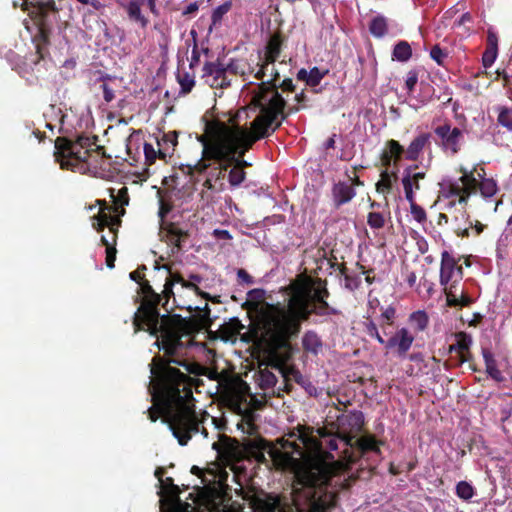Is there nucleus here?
Here are the masks:
<instances>
[{
	"instance_id": "f257e3e1",
	"label": "nucleus",
	"mask_w": 512,
	"mask_h": 512,
	"mask_svg": "<svg viewBox=\"0 0 512 512\" xmlns=\"http://www.w3.org/2000/svg\"><path fill=\"white\" fill-rule=\"evenodd\" d=\"M159 302L160 295L151 291L134 316L135 331L147 330L153 336L160 333L161 339L158 338L155 344L170 356L168 360L153 358L148 387L153 405L148 414L153 422L161 416L178 443L186 445L200 431V423L194 410L191 378L171 364L180 365L194 375L205 374L206 368L178 358L183 349L180 327L169 316L160 317L157 310Z\"/></svg>"
},
{
	"instance_id": "f03ea898",
	"label": "nucleus",
	"mask_w": 512,
	"mask_h": 512,
	"mask_svg": "<svg viewBox=\"0 0 512 512\" xmlns=\"http://www.w3.org/2000/svg\"><path fill=\"white\" fill-rule=\"evenodd\" d=\"M338 443L352 447V437L333 434L325 428L314 430L298 426L287 438L281 439L282 449L277 452L276 462L290 468L298 476L302 489L308 494H296L295 501L302 512H328L334 504V495L328 486L342 485L347 480L342 474L354 462L352 455L336 460L330 453L338 449Z\"/></svg>"
},
{
	"instance_id": "7ed1b4c3",
	"label": "nucleus",
	"mask_w": 512,
	"mask_h": 512,
	"mask_svg": "<svg viewBox=\"0 0 512 512\" xmlns=\"http://www.w3.org/2000/svg\"><path fill=\"white\" fill-rule=\"evenodd\" d=\"M257 115L251 122L250 129L246 121L250 114L240 109L229 122L219 120L207 122L205 131L197 139L202 145V158L194 168L204 172L211 162L218 163L220 169L226 170L231 164L243 169L249 163L243 159L253 144L274 132L286 118L284 101L275 91L260 93L253 99L251 106Z\"/></svg>"
},
{
	"instance_id": "20e7f679",
	"label": "nucleus",
	"mask_w": 512,
	"mask_h": 512,
	"mask_svg": "<svg viewBox=\"0 0 512 512\" xmlns=\"http://www.w3.org/2000/svg\"><path fill=\"white\" fill-rule=\"evenodd\" d=\"M327 296L325 288L300 283L293 286L287 305L257 304L252 320L256 336L271 349L285 346L312 313L324 316L337 312L325 301Z\"/></svg>"
},
{
	"instance_id": "39448f33",
	"label": "nucleus",
	"mask_w": 512,
	"mask_h": 512,
	"mask_svg": "<svg viewBox=\"0 0 512 512\" xmlns=\"http://www.w3.org/2000/svg\"><path fill=\"white\" fill-rule=\"evenodd\" d=\"M90 145L88 137H79L76 142L64 140L56 142L55 158L62 169H70L85 173L95 170L100 158L99 153L90 151L87 147Z\"/></svg>"
},
{
	"instance_id": "423d86ee",
	"label": "nucleus",
	"mask_w": 512,
	"mask_h": 512,
	"mask_svg": "<svg viewBox=\"0 0 512 512\" xmlns=\"http://www.w3.org/2000/svg\"><path fill=\"white\" fill-rule=\"evenodd\" d=\"M461 176L458 181L452 183L449 188V195L459 198L460 203L467 201L471 194H474L479 188L484 198L493 197L498 191V185L493 178L485 177V170L476 167L469 170L463 166L459 168Z\"/></svg>"
},
{
	"instance_id": "0eeeda50",
	"label": "nucleus",
	"mask_w": 512,
	"mask_h": 512,
	"mask_svg": "<svg viewBox=\"0 0 512 512\" xmlns=\"http://www.w3.org/2000/svg\"><path fill=\"white\" fill-rule=\"evenodd\" d=\"M277 445L278 446L274 447L271 451V456L273 458L274 464L280 469L292 472L296 479L291 492L292 506L286 508V505L282 502V499L278 495L264 493L258 495L253 500L254 510L255 512H294V510L295 512H302L301 509L296 504L295 497L296 494H302L303 497L307 493L304 491V489L300 488L301 484L299 483V479L295 471H293L290 468L282 467V465L276 462L275 456L277 452H280V450L282 449L281 439L277 441Z\"/></svg>"
},
{
	"instance_id": "6e6552de",
	"label": "nucleus",
	"mask_w": 512,
	"mask_h": 512,
	"mask_svg": "<svg viewBox=\"0 0 512 512\" xmlns=\"http://www.w3.org/2000/svg\"><path fill=\"white\" fill-rule=\"evenodd\" d=\"M120 225L118 216H113L110 213V208L107 206L100 207L98 215L92 218V226L94 229L100 231L105 227L108 228L109 236L102 235L101 241L106 246V264L109 268L114 267L115 253L114 244L116 241V231Z\"/></svg>"
},
{
	"instance_id": "1a4fd4ad",
	"label": "nucleus",
	"mask_w": 512,
	"mask_h": 512,
	"mask_svg": "<svg viewBox=\"0 0 512 512\" xmlns=\"http://www.w3.org/2000/svg\"><path fill=\"white\" fill-rule=\"evenodd\" d=\"M163 469L157 468L155 476L161 484V509L162 512H193L194 508L184 504L179 498V488L173 484L171 478L163 479Z\"/></svg>"
},
{
	"instance_id": "9d476101",
	"label": "nucleus",
	"mask_w": 512,
	"mask_h": 512,
	"mask_svg": "<svg viewBox=\"0 0 512 512\" xmlns=\"http://www.w3.org/2000/svg\"><path fill=\"white\" fill-rule=\"evenodd\" d=\"M255 78L259 80H264L266 78V81H263L261 85H258L256 89L253 91L250 103L244 107L247 111V113H252L255 116L257 115V112H255L253 109H251V106L253 104V99L260 93H266L268 91H275L280 96V98L284 101V106L286 105V101L281 96V94L278 92L276 88V81L279 79V71L276 68L275 61H270L268 59H263L262 63L260 64L258 70L255 73Z\"/></svg>"
},
{
	"instance_id": "9b49d317",
	"label": "nucleus",
	"mask_w": 512,
	"mask_h": 512,
	"mask_svg": "<svg viewBox=\"0 0 512 512\" xmlns=\"http://www.w3.org/2000/svg\"><path fill=\"white\" fill-rule=\"evenodd\" d=\"M436 136L439 139V146L447 155L454 156L464 143L463 131L450 124H443L435 128Z\"/></svg>"
},
{
	"instance_id": "f8f14e48",
	"label": "nucleus",
	"mask_w": 512,
	"mask_h": 512,
	"mask_svg": "<svg viewBox=\"0 0 512 512\" xmlns=\"http://www.w3.org/2000/svg\"><path fill=\"white\" fill-rule=\"evenodd\" d=\"M202 78L212 88H224L231 83L225 65L219 62L206 63L203 67Z\"/></svg>"
},
{
	"instance_id": "ddd939ff",
	"label": "nucleus",
	"mask_w": 512,
	"mask_h": 512,
	"mask_svg": "<svg viewBox=\"0 0 512 512\" xmlns=\"http://www.w3.org/2000/svg\"><path fill=\"white\" fill-rule=\"evenodd\" d=\"M463 277V268L457 266L454 257L449 252L444 251L441 255V267H440V284L447 287L452 281L454 285L459 282Z\"/></svg>"
},
{
	"instance_id": "4468645a",
	"label": "nucleus",
	"mask_w": 512,
	"mask_h": 512,
	"mask_svg": "<svg viewBox=\"0 0 512 512\" xmlns=\"http://www.w3.org/2000/svg\"><path fill=\"white\" fill-rule=\"evenodd\" d=\"M415 336L407 329L401 328L390 337L385 344L387 350H394L398 356L404 357L410 350Z\"/></svg>"
},
{
	"instance_id": "2eb2a0df",
	"label": "nucleus",
	"mask_w": 512,
	"mask_h": 512,
	"mask_svg": "<svg viewBox=\"0 0 512 512\" xmlns=\"http://www.w3.org/2000/svg\"><path fill=\"white\" fill-rule=\"evenodd\" d=\"M218 440L212 444V448L217 452V456L223 460H231L236 457L238 443L234 439L217 434Z\"/></svg>"
},
{
	"instance_id": "dca6fc26",
	"label": "nucleus",
	"mask_w": 512,
	"mask_h": 512,
	"mask_svg": "<svg viewBox=\"0 0 512 512\" xmlns=\"http://www.w3.org/2000/svg\"><path fill=\"white\" fill-rule=\"evenodd\" d=\"M201 281L202 277L198 274H190L189 280H185L181 275L169 272V278L164 285L163 293L166 297L172 295V287L175 283L181 284V286L184 288L196 291L198 289L197 284H199Z\"/></svg>"
},
{
	"instance_id": "f3484780",
	"label": "nucleus",
	"mask_w": 512,
	"mask_h": 512,
	"mask_svg": "<svg viewBox=\"0 0 512 512\" xmlns=\"http://www.w3.org/2000/svg\"><path fill=\"white\" fill-rule=\"evenodd\" d=\"M431 149V135L429 133H421L415 137L405 151V157L408 160L415 161L420 154Z\"/></svg>"
},
{
	"instance_id": "a211bd4d",
	"label": "nucleus",
	"mask_w": 512,
	"mask_h": 512,
	"mask_svg": "<svg viewBox=\"0 0 512 512\" xmlns=\"http://www.w3.org/2000/svg\"><path fill=\"white\" fill-rule=\"evenodd\" d=\"M355 195L354 187L347 182H338L332 188L333 201L336 207L350 202Z\"/></svg>"
},
{
	"instance_id": "6ab92c4d",
	"label": "nucleus",
	"mask_w": 512,
	"mask_h": 512,
	"mask_svg": "<svg viewBox=\"0 0 512 512\" xmlns=\"http://www.w3.org/2000/svg\"><path fill=\"white\" fill-rule=\"evenodd\" d=\"M498 55V36L494 29L487 32V47L482 56V64L485 68L491 67Z\"/></svg>"
},
{
	"instance_id": "aec40b11",
	"label": "nucleus",
	"mask_w": 512,
	"mask_h": 512,
	"mask_svg": "<svg viewBox=\"0 0 512 512\" xmlns=\"http://www.w3.org/2000/svg\"><path fill=\"white\" fill-rule=\"evenodd\" d=\"M176 145L177 133L175 131L163 134L161 138L157 139L159 158L166 160L168 157H171Z\"/></svg>"
},
{
	"instance_id": "412c9836",
	"label": "nucleus",
	"mask_w": 512,
	"mask_h": 512,
	"mask_svg": "<svg viewBox=\"0 0 512 512\" xmlns=\"http://www.w3.org/2000/svg\"><path fill=\"white\" fill-rule=\"evenodd\" d=\"M444 291L447 305L450 307H467L473 302V299L463 290L460 294H457L456 285L454 284L444 287Z\"/></svg>"
},
{
	"instance_id": "4be33fe9",
	"label": "nucleus",
	"mask_w": 512,
	"mask_h": 512,
	"mask_svg": "<svg viewBox=\"0 0 512 512\" xmlns=\"http://www.w3.org/2000/svg\"><path fill=\"white\" fill-rule=\"evenodd\" d=\"M143 2L144 0H130L123 7L131 21L139 24L141 28H146L148 19L141 12Z\"/></svg>"
},
{
	"instance_id": "5701e85b",
	"label": "nucleus",
	"mask_w": 512,
	"mask_h": 512,
	"mask_svg": "<svg viewBox=\"0 0 512 512\" xmlns=\"http://www.w3.org/2000/svg\"><path fill=\"white\" fill-rule=\"evenodd\" d=\"M387 146L388 149L384 150L381 156L382 165L385 167H389L392 162L396 164L404 152L403 147L396 140H390Z\"/></svg>"
},
{
	"instance_id": "b1692460",
	"label": "nucleus",
	"mask_w": 512,
	"mask_h": 512,
	"mask_svg": "<svg viewBox=\"0 0 512 512\" xmlns=\"http://www.w3.org/2000/svg\"><path fill=\"white\" fill-rule=\"evenodd\" d=\"M163 233L166 241L173 246V250H179L187 238V233L174 224L165 228Z\"/></svg>"
},
{
	"instance_id": "393cba45",
	"label": "nucleus",
	"mask_w": 512,
	"mask_h": 512,
	"mask_svg": "<svg viewBox=\"0 0 512 512\" xmlns=\"http://www.w3.org/2000/svg\"><path fill=\"white\" fill-rule=\"evenodd\" d=\"M472 345V337L467 333L460 332L456 334V342L451 345L450 351H456L459 354L460 361L465 362L466 353L469 351Z\"/></svg>"
},
{
	"instance_id": "a878e982",
	"label": "nucleus",
	"mask_w": 512,
	"mask_h": 512,
	"mask_svg": "<svg viewBox=\"0 0 512 512\" xmlns=\"http://www.w3.org/2000/svg\"><path fill=\"white\" fill-rule=\"evenodd\" d=\"M326 73L327 71L322 72L317 67H314L309 71L306 69H300L297 73V79L304 81L308 86L315 87L320 84Z\"/></svg>"
},
{
	"instance_id": "bb28decb",
	"label": "nucleus",
	"mask_w": 512,
	"mask_h": 512,
	"mask_svg": "<svg viewBox=\"0 0 512 512\" xmlns=\"http://www.w3.org/2000/svg\"><path fill=\"white\" fill-rule=\"evenodd\" d=\"M243 328L244 325L240 322V320L233 318L221 326L220 334L224 340L232 341L237 337L238 334H240Z\"/></svg>"
},
{
	"instance_id": "cd10ccee",
	"label": "nucleus",
	"mask_w": 512,
	"mask_h": 512,
	"mask_svg": "<svg viewBox=\"0 0 512 512\" xmlns=\"http://www.w3.org/2000/svg\"><path fill=\"white\" fill-rule=\"evenodd\" d=\"M191 473L194 475H197L202 478V483L207 485L215 482H223L226 477L228 476L226 471H221L220 474L217 476L214 474L211 470L204 472L202 469H200L197 466H193L191 468Z\"/></svg>"
},
{
	"instance_id": "c85d7f7f",
	"label": "nucleus",
	"mask_w": 512,
	"mask_h": 512,
	"mask_svg": "<svg viewBox=\"0 0 512 512\" xmlns=\"http://www.w3.org/2000/svg\"><path fill=\"white\" fill-rule=\"evenodd\" d=\"M302 345L306 351L317 354L322 348V340L314 331H307L302 338Z\"/></svg>"
},
{
	"instance_id": "c756f323",
	"label": "nucleus",
	"mask_w": 512,
	"mask_h": 512,
	"mask_svg": "<svg viewBox=\"0 0 512 512\" xmlns=\"http://www.w3.org/2000/svg\"><path fill=\"white\" fill-rule=\"evenodd\" d=\"M230 409L239 415H247L250 413L246 397L241 393H234L229 399Z\"/></svg>"
},
{
	"instance_id": "7c9ffc66",
	"label": "nucleus",
	"mask_w": 512,
	"mask_h": 512,
	"mask_svg": "<svg viewBox=\"0 0 512 512\" xmlns=\"http://www.w3.org/2000/svg\"><path fill=\"white\" fill-rule=\"evenodd\" d=\"M408 322L416 332H421L427 328L429 317L425 311L418 310L410 314Z\"/></svg>"
},
{
	"instance_id": "2f4dec72",
	"label": "nucleus",
	"mask_w": 512,
	"mask_h": 512,
	"mask_svg": "<svg viewBox=\"0 0 512 512\" xmlns=\"http://www.w3.org/2000/svg\"><path fill=\"white\" fill-rule=\"evenodd\" d=\"M412 56V49L408 42L400 41L393 49L392 59L399 62H407Z\"/></svg>"
},
{
	"instance_id": "473e14b6",
	"label": "nucleus",
	"mask_w": 512,
	"mask_h": 512,
	"mask_svg": "<svg viewBox=\"0 0 512 512\" xmlns=\"http://www.w3.org/2000/svg\"><path fill=\"white\" fill-rule=\"evenodd\" d=\"M281 51V40L278 35H273L266 46L264 59L276 61Z\"/></svg>"
},
{
	"instance_id": "72a5a7b5",
	"label": "nucleus",
	"mask_w": 512,
	"mask_h": 512,
	"mask_svg": "<svg viewBox=\"0 0 512 512\" xmlns=\"http://www.w3.org/2000/svg\"><path fill=\"white\" fill-rule=\"evenodd\" d=\"M355 443L357 444V447L362 454L367 453V452H374V453L379 452L378 442L376 441V439L373 436H370V435L362 436L359 439H357L355 441Z\"/></svg>"
},
{
	"instance_id": "f704fd0d",
	"label": "nucleus",
	"mask_w": 512,
	"mask_h": 512,
	"mask_svg": "<svg viewBox=\"0 0 512 512\" xmlns=\"http://www.w3.org/2000/svg\"><path fill=\"white\" fill-rule=\"evenodd\" d=\"M370 32L375 37H382L387 32V23L384 17H375L369 26Z\"/></svg>"
},
{
	"instance_id": "c9c22d12",
	"label": "nucleus",
	"mask_w": 512,
	"mask_h": 512,
	"mask_svg": "<svg viewBox=\"0 0 512 512\" xmlns=\"http://www.w3.org/2000/svg\"><path fill=\"white\" fill-rule=\"evenodd\" d=\"M367 223L373 230L382 229L386 223V215L378 211L370 212L367 215Z\"/></svg>"
},
{
	"instance_id": "e433bc0d",
	"label": "nucleus",
	"mask_w": 512,
	"mask_h": 512,
	"mask_svg": "<svg viewBox=\"0 0 512 512\" xmlns=\"http://www.w3.org/2000/svg\"><path fill=\"white\" fill-rule=\"evenodd\" d=\"M456 495L460 499L468 501L475 495V489L470 483L460 481L456 485Z\"/></svg>"
},
{
	"instance_id": "4c0bfd02",
	"label": "nucleus",
	"mask_w": 512,
	"mask_h": 512,
	"mask_svg": "<svg viewBox=\"0 0 512 512\" xmlns=\"http://www.w3.org/2000/svg\"><path fill=\"white\" fill-rule=\"evenodd\" d=\"M245 172L240 167H233L229 171L228 181L229 184L233 187H238L245 180Z\"/></svg>"
},
{
	"instance_id": "58836bf2",
	"label": "nucleus",
	"mask_w": 512,
	"mask_h": 512,
	"mask_svg": "<svg viewBox=\"0 0 512 512\" xmlns=\"http://www.w3.org/2000/svg\"><path fill=\"white\" fill-rule=\"evenodd\" d=\"M259 385L263 389H269L276 385L277 379L273 373L268 370H262L259 376Z\"/></svg>"
},
{
	"instance_id": "ea45409f",
	"label": "nucleus",
	"mask_w": 512,
	"mask_h": 512,
	"mask_svg": "<svg viewBox=\"0 0 512 512\" xmlns=\"http://www.w3.org/2000/svg\"><path fill=\"white\" fill-rule=\"evenodd\" d=\"M498 122L503 127L512 131V108H499Z\"/></svg>"
},
{
	"instance_id": "a19ab883",
	"label": "nucleus",
	"mask_w": 512,
	"mask_h": 512,
	"mask_svg": "<svg viewBox=\"0 0 512 512\" xmlns=\"http://www.w3.org/2000/svg\"><path fill=\"white\" fill-rule=\"evenodd\" d=\"M177 78L181 86V90L185 93L190 92L195 85L194 77L187 72L179 73Z\"/></svg>"
},
{
	"instance_id": "79ce46f5",
	"label": "nucleus",
	"mask_w": 512,
	"mask_h": 512,
	"mask_svg": "<svg viewBox=\"0 0 512 512\" xmlns=\"http://www.w3.org/2000/svg\"><path fill=\"white\" fill-rule=\"evenodd\" d=\"M231 9V2L227 1L219 6H217L212 13V23L214 25L221 22L223 16L229 12Z\"/></svg>"
},
{
	"instance_id": "37998d69",
	"label": "nucleus",
	"mask_w": 512,
	"mask_h": 512,
	"mask_svg": "<svg viewBox=\"0 0 512 512\" xmlns=\"http://www.w3.org/2000/svg\"><path fill=\"white\" fill-rule=\"evenodd\" d=\"M402 185L404 188L405 198L409 202L410 206L416 204L414 191H412V183L409 176L402 177Z\"/></svg>"
},
{
	"instance_id": "c03bdc74",
	"label": "nucleus",
	"mask_w": 512,
	"mask_h": 512,
	"mask_svg": "<svg viewBox=\"0 0 512 512\" xmlns=\"http://www.w3.org/2000/svg\"><path fill=\"white\" fill-rule=\"evenodd\" d=\"M227 69V75L230 78L232 75H245V67L244 64L240 61H231L228 65L225 66Z\"/></svg>"
},
{
	"instance_id": "a18cd8bd",
	"label": "nucleus",
	"mask_w": 512,
	"mask_h": 512,
	"mask_svg": "<svg viewBox=\"0 0 512 512\" xmlns=\"http://www.w3.org/2000/svg\"><path fill=\"white\" fill-rule=\"evenodd\" d=\"M430 56L438 65H444V62L447 59L448 54L438 45H435L431 48Z\"/></svg>"
},
{
	"instance_id": "49530a36",
	"label": "nucleus",
	"mask_w": 512,
	"mask_h": 512,
	"mask_svg": "<svg viewBox=\"0 0 512 512\" xmlns=\"http://www.w3.org/2000/svg\"><path fill=\"white\" fill-rule=\"evenodd\" d=\"M410 213H411L413 219L420 224L425 223L427 220V215H426L425 210L417 204H413L412 206H410Z\"/></svg>"
},
{
	"instance_id": "de8ad7c7",
	"label": "nucleus",
	"mask_w": 512,
	"mask_h": 512,
	"mask_svg": "<svg viewBox=\"0 0 512 512\" xmlns=\"http://www.w3.org/2000/svg\"><path fill=\"white\" fill-rule=\"evenodd\" d=\"M391 187V177L387 171L381 173V180L376 184V190L379 193H386Z\"/></svg>"
},
{
	"instance_id": "09e8293b",
	"label": "nucleus",
	"mask_w": 512,
	"mask_h": 512,
	"mask_svg": "<svg viewBox=\"0 0 512 512\" xmlns=\"http://www.w3.org/2000/svg\"><path fill=\"white\" fill-rule=\"evenodd\" d=\"M416 167H409L405 169L403 176H409L411 179V183L415 182V189L418 190L420 188L419 181L424 178V172H415Z\"/></svg>"
},
{
	"instance_id": "8fccbe9b",
	"label": "nucleus",
	"mask_w": 512,
	"mask_h": 512,
	"mask_svg": "<svg viewBox=\"0 0 512 512\" xmlns=\"http://www.w3.org/2000/svg\"><path fill=\"white\" fill-rule=\"evenodd\" d=\"M144 154H145L146 161L149 164H152V163H154L156 158L159 157L158 147L155 148L152 144L145 143L144 144Z\"/></svg>"
},
{
	"instance_id": "3c124183",
	"label": "nucleus",
	"mask_w": 512,
	"mask_h": 512,
	"mask_svg": "<svg viewBox=\"0 0 512 512\" xmlns=\"http://www.w3.org/2000/svg\"><path fill=\"white\" fill-rule=\"evenodd\" d=\"M366 332L370 337L375 338L380 344H386V340L380 335L375 323L369 322L366 324Z\"/></svg>"
},
{
	"instance_id": "603ef678",
	"label": "nucleus",
	"mask_w": 512,
	"mask_h": 512,
	"mask_svg": "<svg viewBox=\"0 0 512 512\" xmlns=\"http://www.w3.org/2000/svg\"><path fill=\"white\" fill-rule=\"evenodd\" d=\"M339 421L342 424H344L345 422H348L349 424L354 423L358 430L360 429L362 424V414L360 412H355L353 414L343 416L342 418L339 419Z\"/></svg>"
},
{
	"instance_id": "864d4df0",
	"label": "nucleus",
	"mask_w": 512,
	"mask_h": 512,
	"mask_svg": "<svg viewBox=\"0 0 512 512\" xmlns=\"http://www.w3.org/2000/svg\"><path fill=\"white\" fill-rule=\"evenodd\" d=\"M418 82V74L415 70H411L407 73L405 79V87L408 93H411Z\"/></svg>"
},
{
	"instance_id": "5fc2aeb1",
	"label": "nucleus",
	"mask_w": 512,
	"mask_h": 512,
	"mask_svg": "<svg viewBox=\"0 0 512 512\" xmlns=\"http://www.w3.org/2000/svg\"><path fill=\"white\" fill-rule=\"evenodd\" d=\"M111 197L113 198V201L115 204H120L121 206L128 205L129 197H128V191L126 187H122L119 191L117 196H114L111 194Z\"/></svg>"
},
{
	"instance_id": "6e6d98bb",
	"label": "nucleus",
	"mask_w": 512,
	"mask_h": 512,
	"mask_svg": "<svg viewBox=\"0 0 512 512\" xmlns=\"http://www.w3.org/2000/svg\"><path fill=\"white\" fill-rule=\"evenodd\" d=\"M489 366L486 367L487 373L495 380H502V375L500 370L497 368L496 362H489Z\"/></svg>"
},
{
	"instance_id": "4d7b16f0",
	"label": "nucleus",
	"mask_w": 512,
	"mask_h": 512,
	"mask_svg": "<svg viewBox=\"0 0 512 512\" xmlns=\"http://www.w3.org/2000/svg\"><path fill=\"white\" fill-rule=\"evenodd\" d=\"M395 313L396 311L393 307H388L382 312L381 318L386 320L388 324H391L395 317Z\"/></svg>"
},
{
	"instance_id": "13d9d810",
	"label": "nucleus",
	"mask_w": 512,
	"mask_h": 512,
	"mask_svg": "<svg viewBox=\"0 0 512 512\" xmlns=\"http://www.w3.org/2000/svg\"><path fill=\"white\" fill-rule=\"evenodd\" d=\"M237 277L240 282L246 283V284H253V278L245 271L244 269H239L237 271Z\"/></svg>"
},
{
	"instance_id": "bf43d9fd",
	"label": "nucleus",
	"mask_w": 512,
	"mask_h": 512,
	"mask_svg": "<svg viewBox=\"0 0 512 512\" xmlns=\"http://www.w3.org/2000/svg\"><path fill=\"white\" fill-rule=\"evenodd\" d=\"M103 97L106 102H111L114 99V91L107 84L102 85Z\"/></svg>"
},
{
	"instance_id": "052dcab7",
	"label": "nucleus",
	"mask_w": 512,
	"mask_h": 512,
	"mask_svg": "<svg viewBox=\"0 0 512 512\" xmlns=\"http://www.w3.org/2000/svg\"><path fill=\"white\" fill-rule=\"evenodd\" d=\"M214 234L220 239H231V235L227 230L216 229Z\"/></svg>"
},
{
	"instance_id": "680f3d73",
	"label": "nucleus",
	"mask_w": 512,
	"mask_h": 512,
	"mask_svg": "<svg viewBox=\"0 0 512 512\" xmlns=\"http://www.w3.org/2000/svg\"><path fill=\"white\" fill-rule=\"evenodd\" d=\"M483 358L485 360L486 367L489 366V362H495L493 355L488 350L483 351Z\"/></svg>"
},
{
	"instance_id": "e2e57ef3",
	"label": "nucleus",
	"mask_w": 512,
	"mask_h": 512,
	"mask_svg": "<svg viewBox=\"0 0 512 512\" xmlns=\"http://www.w3.org/2000/svg\"><path fill=\"white\" fill-rule=\"evenodd\" d=\"M281 87L284 89V90H290L292 91L293 90V82L291 79H284L281 83Z\"/></svg>"
},
{
	"instance_id": "0e129e2a",
	"label": "nucleus",
	"mask_w": 512,
	"mask_h": 512,
	"mask_svg": "<svg viewBox=\"0 0 512 512\" xmlns=\"http://www.w3.org/2000/svg\"><path fill=\"white\" fill-rule=\"evenodd\" d=\"M197 10H198V5H197V3H196V2H194V3H190V4L186 7V9H185V11H184V14H190V13H193V12H195V11H197Z\"/></svg>"
},
{
	"instance_id": "69168bd1",
	"label": "nucleus",
	"mask_w": 512,
	"mask_h": 512,
	"mask_svg": "<svg viewBox=\"0 0 512 512\" xmlns=\"http://www.w3.org/2000/svg\"><path fill=\"white\" fill-rule=\"evenodd\" d=\"M407 283L409 284L410 287L414 286L415 283H416V274L414 272H410L408 275H407Z\"/></svg>"
},
{
	"instance_id": "338daca9",
	"label": "nucleus",
	"mask_w": 512,
	"mask_h": 512,
	"mask_svg": "<svg viewBox=\"0 0 512 512\" xmlns=\"http://www.w3.org/2000/svg\"><path fill=\"white\" fill-rule=\"evenodd\" d=\"M326 149L334 148L335 146V135H332L324 144Z\"/></svg>"
},
{
	"instance_id": "774afa93",
	"label": "nucleus",
	"mask_w": 512,
	"mask_h": 512,
	"mask_svg": "<svg viewBox=\"0 0 512 512\" xmlns=\"http://www.w3.org/2000/svg\"><path fill=\"white\" fill-rule=\"evenodd\" d=\"M48 10H57L54 0H49L45 4H43Z\"/></svg>"
}]
</instances>
